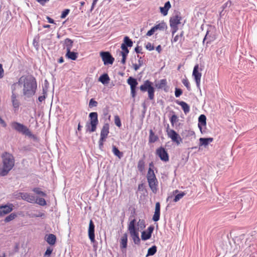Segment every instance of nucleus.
Wrapping results in <instances>:
<instances>
[{
	"instance_id": "ea45409f",
	"label": "nucleus",
	"mask_w": 257,
	"mask_h": 257,
	"mask_svg": "<svg viewBox=\"0 0 257 257\" xmlns=\"http://www.w3.org/2000/svg\"><path fill=\"white\" fill-rule=\"evenodd\" d=\"M186 195V193L184 192H182L181 193L178 194L175 196L174 199V201L175 202H178L180 199L183 198Z\"/></svg>"
},
{
	"instance_id": "c756f323",
	"label": "nucleus",
	"mask_w": 257,
	"mask_h": 257,
	"mask_svg": "<svg viewBox=\"0 0 257 257\" xmlns=\"http://www.w3.org/2000/svg\"><path fill=\"white\" fill-rule=\"evenodd\" d=\"M158 140L157 136L155 135L152 130H150L149 132V141L150 143L156 142Z\"/></svg>"
},
{
	"instance_id": "c85d7f7f",
	"label": "nucleus",
	"mask_w": 257,
	"mask_h": 257,
	"mask_svg": "<svg viewBox=\"0 0 257 257\" xmlns=\"http://www.w3.org/2000/svg\"><path fill=\"white\" fill-rule=\"evenodd\" d=\"M213 138H201L199 139L200 145V146H207L210 143H211L213 141Z\"/></svg>"
},
{
	"instance_id": "412c9836",
	"label": "nucleus",
	"mask_w": 257,
	"mask_h": 257,
	"mask_svg": "<svg viewBox=\"0 0 257 257\" xmlns=\"http://www.w3.org/2000/svg\"><path fill=\"white\" fill-rule=\"evenodd\" d=\"M89 122L97 124L98 123V114L96 112H92L89 113Z\"/></svg>"
},
{
	"instance_id": "2eb2a0df",
	"label": "nucleus",
	"mask_w": 257,
	"mask_h": 257,
	"mask_svg": "<svg viewBox=\"0 0 257 257\" xmlns=\"http://www.w3.org/2000/svg\"><path fill=\"white\" fill-rule=\"evenodd\" d=\"M109 133V124L106 123H104L100 131V138L106 139Z\"/></svg>"
},
{
	"instance_id": "c03bdc74",
	"label": "nucleus",
	"mask_w": 257,
	"mask_h": 257,
	"mask_svg": "<svg viewBox=\"0 0 257 257\" xmlns=\"http://www.w3.org/2000/svg\"><path fill=\"white\" fill-rule=\"evenodd\" d=\"M145 168V162L143 160H140L138 164V168L140 171H142Z\"/></svg>"
},
{
	"instance_id": "864d4df0",
	"label": "nucleus",
	"mask_w": 257,
	"mask_h": 257,
	"mask_svg": "<svg viewBox=\"0 0 257 257\" xmlns=\"http://www.w3.org/2000/svg\"><path fill=\"white\" fill-rule=\"evenodd\" d=\"M183 35V32H182L180 36H179L178 35L175 36V37L171 40V42L172 43H175V42H177L178 41L179 38L182 37Z\"/></svg>"
},
{
	"instance_id": "bb28decb",
	"label": "nucleus",
	"mask_w": 257,
	"mask_h": 257,
	"mask_svg": "<svg viewBox=\"0 0 257 257\" xmlns=\"http://www.w3.org/2000/svg\"><path fill=\"white\" fill-rule=\"evenodd\" d=\"M12 101L13 107L16 110L18 109L20 106V102L19 100L17 99L16 94L13 92L12 95Z\"/></svg>"
},
{
	"instance_id": "6e6d98bb",
	"label": "nucleus",
	"mask_w": 257,
	"mask_h": 257,
	"mask_svg": "<svg viewBox=\"0 0 257 257\" xmlns=\"http://www.w3.org/2000/svg\"><path fill=\"white\" fill-rule=\"evenodd\" d=\"M146 48L147 50L149 51H152L154 49V46L152 45L151 43H148L146 45Z\"/></svg>"
},
{
	"instance_id": "603ef678",
	"label": "nucleus",
	"mask_w": 257,
	"mask_h": 257,
	"mask_svg": "<svg viewBox=\"0 0 257 257\" xmlns=\"http://www.w3.org/2000/svg\"><path fill=\"white\" fill-rule=\"evenodd\" d=\"M70 10L69 9H66L63 11L61 15V18L64 19L69 14Z\"/></svg>"
},
{
	"instance_id": "473e14b6",
	"label": "nucleus",
	"mask_w": 257,
	"mask_h": 257,
	"mask_svg": "<svg viewBox=\"0 0 257 257\" xmlns=\"http://www.w3.org/2000/svg\"><path fill=\"white\" fill-rule=\"evenodd\" d=\"M157 248L156 245H153L151 247L149 248L148 250L147 254L146 255V257H148L150 255H153L157 252Z\"/></svg>"
},
{
	"instance_id": "6ab92c4d",
	"label": "nucleus",
	"mask_w": 257,
	"mask_h": 257,
	"mask_svg": "<svg viewBox=\"0 0 257 257\" xmlns=\"http://www.w3.org/2000/svg\"><path fill=\"white\" fill-rule=\"evenodd\" d=\"M127 244V235L126 233L123 234L120 240V247L122 251L125 249Z\"/></svg>"
},
{
	"instance_id": "5fc2aeb1",
	"label": "nucleus",
	"mask_w": 257,
	"mask_h": 257,
	"mask_svg": "<svg viewBox=\"0 0 257 257\" xmlns=\"http://www.w3.org/2000/svg\"><path fill=\"white\" fill-rule=\"evenodd\" d=\"M141 58H140V59L139 61V64H133V68L135 71H137L140 67L142 66V63L141 61Z\"/></svg>"
},
{
	"instance_id": "f3484780",
	"label": "nucleus",
	"mask_w": 257,
	"mask_h": 257,
	"mask_svg": "<svg viewBox=\"0 0 257 257\" xmlns=\"http://www.w3.org/2000/svg\"><path fill=\"white\" fill-rule=\"evenodd\" d=\"M94 227L95 226L93 221L90 220L89 225L88 235L92 242L95 241Z\"/></svg>"
},
{
	"instance_id": "b1692460",
	"label": "nucleus",
	"mask_w": 257,
	"mask_h": 257,
	"mask_svg": "<svg viewBox=\"0 0 257 257\" xmlns=\"http://www.w3.org/2000/svg\"><path fill=\"white\" fill-rule=\"evenodd\" d=\"M206 117L205 115L201 114L198 118V127H199L201 132H202V126H205L206 124Z\"/></svg>"
},
{
	"instance_id": "4be33fe9",
	"label": "nucleus",
	"mask_w": 257,
	"mask_h": 257,
	"mask_svg": "<svg viewBox=\"0 0 257 257\" xmlns=\"http://www.w3.org/2000/svg\"><path fill=\"white\" fill-rule=\"evenodd\" d=\"M97 124H95L90 122L86 124V131L87 132L92 133L96 130Z\"/></svg>"
},
{
	"instance_id": "79ce46f5",
	"label": "nucleus",
	"mask_w": 257,
	"mask_h": 257,
	"mask_svg": "<svg viewBox=\"0 0 257 257\" xmlns=\"http://www.w3.org/2000/svg\"><path fill=\"white\" fill-rule=\"evenodd\" d=\"M33 191L36 194L40 195L42 196L45 197L46 196V193L41 191L39 188H35L33 189Z\"/></svg>"
},
{
	"instance_id": "aec40b11",
	"label": "nucleus",
	"mask_w": 257,
	"mask_h": 257,
	"mask_svg": "<svg viewBox=\"0 0 257 257\" xmlns=\"http://www.w3.org/2000/svg\"><path fill=\"white\" fill-rule=\"evenodd\" d=\"M73 44V41L72 40L67 38L63 42V48L66 49L67 51L71 50Z\"/></svg>"
},
{
	"instance_id": "1a4fd4ad",
	"label": "nucleus",
	"mask_w": 257,
	"mask_h": 257,
	"mask_svg": "<svg viewBox=\"0 0 257 257\" xmlns=\"http://www.w3.org/2000/svg\"><path fill=\"white\" fill-rule=\"evenodd\" d=\"M156 154L163 162H167L169 160V156L167 151L162 147L156 149Z\"/></svg>"
},
{
	"instance_id": "39448f33",
	"label": "nucleus",
	"mask_w": 257,
	"mask_h": 257,
	"mask_svg": "<svg viewBox=\"0 0 257 257\" xmlns=\"http://www.w3.org/2000/svg\"><path fill=\"white\" fill-rule=\"evenodd\" d=\"M136 220L134 219L130 222L128 224V230L132 237L134 243L137 244H139L140 243V239L139 237V228H137L136 224Z\"/></svg>"
},
{
	"instance_id": "72a5a7b5",
	"label": "nucleus",
	"mask_w": 257,
	"mask_h": 257,
	"mask_svg": "<svg viewBox=\"0 0 257 257\" xmlns=\"http://www.w3.org/2000/svg\"><path fill=\"white\" fill-rule=\"evenodd\" d=\"M112 151L114 155L120 159L123 155V153L119 151V150L115 146H113Z\"/></svg>"
},
{
	"instance_id": "ddd939ff",
	"label": "nucleus",
	"mask_w": 257,
	"mask_h": 257,
	"mask_svg": "<svg viewBox=\"0 0 257 257\" xmlns=\"http://www.w3.org/2000/svg\"><path fill=\"white\" fill-rule=\"evenodd\" d=\"M154 229L153 226H150L147 230L142 232L141 237L143 240H147L151 237L152 233Z\"/></svg>"
},
{
	"instance_id": "a18cd8bd",
	"label": "nucleus",
	"mask_w": 257,
	"mask_h": 257,
	"mask_svg": "<svg viewBox=\"0 0 257 257\" xmlns=\"http://www.w3.org/2000/svg\"><path fill=\"white\" fill-rule=\"evenodd\" d=\"M114 123L115 125L119 127L121 126V123L119 117L117 115L114 116Z\"/></svg>"
},
{
	"instance_id": "58836bf2",
	"label": "nucleus",
	"mask_w": 257,
	"mask_h": 257,
	"mask_svg": "<svg viewBox=\"0 0 257 257\" xmlns=\"http://www.w3.org/2000/svg\"><path fill=\"white\" fill-rule=\"evenodd\" d=\"M16 217L17 214L15 213H12L5 218V221L6 222H10L14 219Z\"/></svg>"
},
{
	"instance_id": "dca6fc26",
	"label": "nucleus",
	"mask_w": 257,
	"mask_h": 257,
	"mask_svg": "<svg viewBox=\"0 0 257 257\" xmlns=\"http://www.w3.org/2000/svg\"><path fill=\"white\" fill-rule=\"evenodd\" d=\"M216 37L214 34L211 32L210 31H207L203 39V42L204 43L205 41H207L206 44H210L213 42L216 39Z\"/></svg>"
},
{
	"instance_id": "13d9d810",
	"label": "nucleus",
	"mask_w": 257,
	"mask_h": 257,
	"mask_svg": "<svg viewBox=\"0 0 257 257\" xmlns=\"http://www.w3.org/2000/svg\"><path fill=\"white\" fill-rule=\"evenodd\" d=\"M155 32H156V31H155V30L154 28V27H153V28H151V29L150 30H149L147 33V36H151L153 35Z\"/></svg>"
},
{
	"instance_id": "bf43d9fd",
	"label": "nucleus",
	"mask_w": 257,
	"mask_h": 257,
	"mask_svg": "<svg viewBox=\"0 0 257 257\" xmlns=\"http://www.w3.org/2000/svg\"><path fill=\"white\" fill-rule=\"evenodd\" d=\"M131 94H132V96L133 97H135L136 96V88H133V89L131 88Z\"/></svg>"
},
{
	"instance_id": "e433bc0d",
	"label": "nucleus",
	"mask_w": 257,
	"mask_h": 257,
	"mask_svg": "<svg viewBox=\"0 0 257 257\" xmlns=\"http://www.w3.org/2000/svg\"><path fill=\"white\" fill-rule=\"evenodd\" d=\"M123 42H124V43H122V44L126 45V47H131L133 46V41L127 36H125L124 38Z\"/></svg>"
},
{
	"instance_id": "6e6552de",
	"label": "nucleus",
	"mask_w": 257,
	"mask_h": 257,
	"mask_svg": "<svg viewBox=\"0 0 257 257\" xmlns=\"http://www.w3.org/2000/svg\"><path fill=\"white\" fill-rule=\"evenodd\" d=\"M181 17L178 15H176L170 20V25L172 29V33L174 35V34L178 31V25L180 23Z\"/></svg>"
},
{
	"instance_id": "680f3d73",
	"label": "nucleus",
	"mask_w": 257,
	"mask_h": 257,
	"mask_svg": "<svg viewBox=\"0 0 257 257\" xmlns=\"http://www.w3.org/2000/svg\"><path fill=\"white\" fill-rule=\"evenodd\" d=\"M38 3L42 5H44L45 3L48 2L49 0H36Z\"/></svg>"
},
{
	"instance_id": "de8ad7c7",
	"label": "nucleus",
	"mask_w": 257,
	"mask_h": 257,
	"mask_svg": "<svg viewBox=\"0 0 257 257\" xmlns=\"http://www.w3.org/2000/svg\"><path fill=\"white\" fill-rule=\"evenodd\" d=\"M97 102L95 101L94 99L92 98L90 100L89 102V106L90 107H92L94 106H96L97 105Z\"/></svg>"
},
{
	"instance_id": "cd10ccee",
	"label": "nucleus",
	"mask_w": 257,
	"mask_h": 257,
	"mask_svg": "<svg viewBox=\"0 0 257 257\" xmlns=\"http://www.w3.org/2000/svg\"><path fill=\"white\" fill-rule=\"evenodd\" d=\"M66 57L72 60H75L77 58L78 53L69 50L67 51Z\"/></svg>"
},
{
	"instance_id": "338daca9",
	"label": "nucleus",
	"mask_w": 257,
	"mask_h": 257,
	"mask_svg": "<svg viewBox=\"0 0 257 257\" xmlns=\"http://www.w3.org/2000/svg\"><path fill=\"white\" fill-rule=\"evenodd\" d=\"M0 123L3 125V126L6 127L7 124L3 119H0Z\"/></svg>"
},
{
	"instance_id": "f704fd0d",
	"label": "nucleus",
	"mask_w": 257,
	"mask_h": 257,
	"mask_svg": "<svg viewBox=\"0 0 257 257\" xmlns=\"http://www.w3.org/2000/svg\"><path fill=\"white\" fill-rule=\"evenodd\" d=\"M153 27L156 31H157V30L162 31L164 30L165 29L167 28V25L165 23L162 22L159 23L158 25H156Z\"/></svg>"
},
{
	"instance_id": "c9c22d12",
	"label": "nucleus",
	"mask_w": 257,
	"mask_h": 257,
	"mask_svg": "<svg viewBox=\"0 0 257 257\" xmlns=\"http://www.w3.org/2000/svg\"><path fill=\"white\" fill-rule=\"evenodd\" d=\"M137 228H139V230H143L146 227L145 221L144 219H140L137 222Z\"/></svg>"
},
{
	"instance_id": "423d86ee",
	"label": "nucleus",
	"mask_w": 257,
	"mask_h": 257,
	"mask_svg": "<svg viewBox=\"0 0 257 257\" xmlns=\"http://www.w3.org/2000/svg\"><path fill=\"white\" fill-rule=\"evenodd\" d=\"M140 90L143 92L148 91L149 98L150 100L154 99L155 89L153 86V83L150 81L146 80L144 84L140 86Z\"/></svg>"
},
{
	"instance_id": "7c9ffc66",
	"label": "nucleus",
	"mask_w": 257,
	"mask_h": 257,
	"mask_svg": "<svg viewBox=\"0 0 257 257\" xmlns=\"http://www.w3.org/2000/svg\"><path fill=\"white\" fill-rule=\"evenodd\" d=\"M127 83L130 85L131 88H136L138 83L137 80L132 77H129L127 80Z\"/></svg>"
},
{
	"instance_id": "393cba45",
	"label": "nucleus",
	"mask_w": 257,
	"mask_h": 257,
	"mask_svg": "<svg viewBox=\"0 0 257 257\" xmlns=\"http://www.w3.org/2000/svg\"><path fill=\"white\" fill-rule=\"evenodd\" d=\"M177 103L182 107V108L185 114L189 112L190 106L186 102L184 101H177Z\"/></svg>"
},
{
	"instance_id": "20e7f679",
	"label": "nucleus",
	"mask_w": 257,
	"mask_h": 257,
	"mask_svg": "<svg viewBox=\"0 0 257 257\" xmlns=\"http://www.w3.org/2000/svg\"><path fill=\"white\" fill-rule=\"evenodd\" d=\"M147 179L149 186L154 193H156L158 190V181L152 168H149L147 174Z\"/></svg>"
},
{
	"instance_id": "4c0bfd02",
	"label": "nucleus",
	"mask_w": 257,
	"mask_h": 257,
	"mask_svg": "<svg viewBox=\"0 0 257 257\" xmlns=\"http://www.w3.org/2000/svg\"><path fill=\"white\" fill-rule=\"evenodd\" d=\"M167 82L166 79H161L159 83L158 84H157L156 85V86L159 89H162V88H164V87H165L167 86Z\"/></svg>"
},
{
	"instance_id": "e2e57ef3",
	"label": "nucleus",
	"mask_w": 257,
	"mask_h": 257,
	"mask_svg": "<svg viewBox=\"0 0 257 257\" xmlns=\"http://www.w3.org/2000/svg\"><path fill=\"white\" fill-rule=\"evenodd\" d=\"M52 249H51L50 248H48L45 253V255H50L52 253Z\"/></svg>"
},
{
	"instance_id": "3c124183",
	"label": "nucleus",
	"mask_w": 257,
	"mask_h": 257,
	"mask_svg": "<svg viewBox=\"0 0 257 257\" xmlns=\"http://www.w3.org/2000/svg\"><path fill=\"white\" fill-rule=\"evenodd\" d=\"M182 93V90L181 89L177 88L175 89V95L176 97H179Z\"/></svg>"
},
{
	"instance_id": "9b49d317",
	"label": "nucleus",
	"mask_w": 257,
	"mask_h": 257,
	"mask_svg": "<svg viewBox=\"0 0 257 257\" xmlns=\"http://www.w3.org/2000/svg\"><path fill=\"white\" fill-rule=\"evenodd\" d=\"M193 76L194 77L197 86L199 87L200 84V81L201 78V73L199 71V65L198 64L196 65L193 69Z\"/></svg>"
},
{
	"instance_id": "49530a36",
	"label": "nucleus",
	"mask_w": 257,
	"mask_h": 257,
	"mask_svg": "<svg viewBox=\"0 0 257 257\" xmlns=\"http://www.w3.org/2000/svg\"><path fill=\"white\" fill-rule=\"evenodd\" d=\"M182 82V83L186 87L187 89L188 90H190L191 88H190V83H189L188 80L187 78H184V79H183Z\"/></svg>"
},
{
	"instance_id": "2f4dec72",
	"label": "nucleus",
	"mask_w": 257,
	"mask_h": 257,
	"mask_svg": "<svg viewBox=\"0 0 257 257\" xmlns=\"http://www.w3.org/2000/svg\"><path fill=\"white\" fill-rule=\"evenodd\" d=\"M109 78L107 74H104L101 75L99 78V81H100L102 84H107L109 82Z\"/></svg>"
},
{
	"instance_id": "774afa93",
	"label": "nucleus",
	"mask_w": 257,
	"mask_h": 257,
	"mask_svg": "<svg viewBox=\"0 0 257 257\" xmlns=\"http://www.w3.org/2000/svg\"><path fill=\"white\" fill-rule=\"evenodd\" d=\"M156 50L159 52V53H160L162 51V48H161V45H158L157 47H156Z\"/></svg>"
},
{
	"instance_id": "4468645a",
	"label": "nucleus",
	"mask_w": 257,
	"mask_h": 257,
	"mask_svg": "<svg viewBox=\"0 0 257 257\" xmlns=\"http://www.w3.org/2000/svg\"><path fill=\"white\" fill-rule=\"evenodd\" d=\"M14 206L12 204L0 206V216L7 214L13 210Z\"/></svg>"
},
{
	"instance_id": "0e129e2a",
	"label": "nucleus",
	"mask_w": 257,
	"mask_h": 257,
	"mask_svg": "<svg viewBox=\"0 0 257 257\" xmlns=\"http://www.w3.org/2000/svg\"><path fill=\"white\" fill-rule=\"evenodd\" d=\"M46 19L48 20V21L49 23L51 24H54V21L52 19H51L50 17L47 16Z\"/></svg>"
},
{
	"instance_id": "052dcab7",
	"label": "nucleus",
	"mask_w": 257,
	"mask_h": 257,
	"mask_svg": "<svg viewBox=\"0 0 257 257\" xmlns=\"http://www.w3.org/2000/svg\"><path fill=\"white\" fill-rule=\"evenodd\" d=\"M121 55H122V58L121 62V63L124 64L125 63V60H126L127 55H125V54Z\"/></svg>"
},
{
	"instance_id": "8fccbe9b",
	"label": "nucleus",
	"mask_w": 257,
	"mask_h": 257,
	"mask_svg": "<svg viewBox=\"0 0 257 257\" xmlns=\"http://www.w3.org/2000/svg\"><path fill=\"white\" fill-rule=\"evenodd\" d=\"M106 141L105 139H103L102 138H99L98 144H99V148L100 150H102L103 148V144L104 142Z\"/></svg>"
},
{
	"instance_id": "37998d69",
	"label": "nucleus",
	"mask_w": 257,
	"mask_h": 257,
	"mask_svg": "<svg viewBox=\"0 0 257 257\" xmlns=\"http://www.w3.org/2000/svg\"><path fill=\"white\" fill-rule=\"evenodd\" d=\"M178 121V117L176 114H173L170 118V122L173 126Z\"/></svg>"
},
{
	"instance_id": "7ed1b4c3",
	"label": "nucleus",
	"mask_w": 257,
	"mask_h": 257,
	"mask_svg": "<svg viewBox=\"0 0 257 257\" xmlns=\"http://www.w3.org/2000/svg\"><path fill=\"white\" fill-rule=\"evenodd\" d=\"M10 125L14 130L16 131L19 133H20L26 136H28L31 138H34V135L31 132L30 129L26 125L23 123L14 121L11 123Z\"/></svg>"
},
{
	"instance_id": "9d476101",
	"label": "nucleus",
	"mask_w": 257,
	"mask_h": 257,
	"mask_svg": "<svg viewBox=\"0 0 257 257\" xmlns=\"http://www.w3.org/2000/svg\"><path fill=\"white\" fill-rule=\"evenodd\" d=\"M100 56L104 65L112 64L114 59L108 52H101Z\"/></svg>"
},
{
	"instance_id": "09e8293b",
	"label": "nucleus",
	"mask_w": 257,
	"mask_h": 257,
	"mask_svg": "<svg viewBox=\"0 0 257 257\" xmlns=\"http://www.w3.org/2000/svg\"><path fill=\"white\" fill-rule=\"evenodd\" d=\"M38 204L41 206H45L46 205V202L44 198H41L39 199H37V202Z\"/></svg>"
},
{
	"instance_id": "a878e982",
	"label": "nucleus",
	"mask_w": 257,
	"mask_h": 257,
	"mask_svg": "<svg viewBox=\"0 0 257 257\" xmlns=\"http://www.w3.org/2000/svg\"><path fill=\"white\" fill-rule=\"evenodd\" d=\"M47 242L50 245H54L56 241V237L53 234H49L46 239Z\"/></svg>"
},
{
	"instance_id": "f03ea898",
	"label": "nucleus",
	"mask_w": 257,
	"mask_h": 257,
	"mask_svg": "<svg viewBox=\"0 0 257 257\" xmlns=\"http://www.w3.org/2000/svg\"><path fill=\"white\" fill-rule=\"evenodd\" d=\"M2 166L0 167V176H5L12 169L15 164V160L13 155L5 152L2 156Z\"/></svg>"
},
{
	"instance_id": "69168bd1",
	"label": "nucleus",
	"mask_w": 257,
	"mask_h": 257,
	"mask_svg": "<svg viewBox=\"0 0 257 257\" xmlns=\"http://www.w3.org/2000/svg\"><path fill=\"white\" fill-rule=\"evenodd\" d=\"M45 96L44 95L40 96L38 97V100L40 102H42L43 101H44L45 100Z\"/></svg>"
},
{
	"instance_id": "0eeeda50",
	"label": "nucleus",
	"mask_w": 257,
	"mask_h": 257,
	"mask_svg": "<svg viewBox=\"0 0 257 257\" xmlns=\"http://www.w3.org/2000/svg\"><path fill=\"white\" fill-rule=\"evenodd\" d=\"M167 133L168 137L171 139L173 142L177 145H180L182 142L181 137L174 130L168 128L167 130Z\"/></svg>"
},
{
	"instance_id": "5701e85b",
	"label": "nucleus",
	"mask_w": 257,
	"mask_h": 257,
	"mask_svg": "<svg viewBox=\"0 0 257 257\" xmlns=\"http://www.w3.org/2000/svg\"><path fill=\"white\" fill-rule=\"evenodd\" d=\"M171 4L169 1H168L165 4L164 7L160 8V12L164 16H166L168 14L169 10L171 8Z\"/></svg>"
},
{
	"instance_id": "4d7b16f0",
	"label": "nucleus",
	"mask_w": 257,
	"mask_h": 257,
	"mask_svg": "<svg viewBox=\"0 0 257 257\" xmlns=\"http://www.w3.org/2000/svg\"><path fill=\"white\" fill-rule=\"evenodd\" d=\"M4 76V69L3 65L0 64V79L3 78Z\"/></svg>"
},
{
	"instance_id": "f8f14e48",
	"label": "nucleus",
	"mask_w": 257,
	"mask_h": 257,
	"mask_svg": "<svg viewBox=\"0 0 257 257\" xmlns=\"http://www.w3.org/2000/svg\"><path fill=\"white\" fill-rule=\"evenodd\" d=\"M20 196L22 199L28 202L31 203H35L37 202V199L35 198V197L30 194L27 193H21L20 194Z\"/></svg>"
},
{
	"instance_id": "a211bd4d",
	"label": "nucleus",
	"mask_w": 257,
	"mask_h": 257,
	"mask_svg": "<svg viewBox=\"0 0 257 257\" xmlns=\"http://www.w3.org/2000/svg\"><path fill=\"white\" fill-rule=\"evenodd\" d=\"M160 203L159 202H157L155 205V212L153 216V220L155 222L160 219Z\"/></svg>"
},
{
	"instance_id": "a19ab883",
	"label": "nucleus",
	"mask_w": 257,
	"mask_h": 257,
	"mask_svg": "<svg viewBox=\"0 0 257 257\" xmlns=\"http://www.w3.org/2000/svg\"><path fill=\"white\" fill-rule=\"evenodd\" d=\"M127 47L126 46V45L125 44H121V48L122 49V51L121 52V55H127L128 53H129V51L127 48Z\"/></svg>"
},
{
	"instance_id": "f257e3e1",
	"label": "nucleus",
	"mask_w": 257,
	"mask_h": 257,
	"mask_svg": "<svg viewBox=\"0 0 257 257\" xmlns=\"http://www.w3.org/2000/svg\"><path fill=\"white\" fill-rule=\"evenodd\" d=\"M18 83L19 85H23V93L24 96L30 97L35 94L37 85L36 79L33 76H22Z\"/></svg>"
}]
</instances>
